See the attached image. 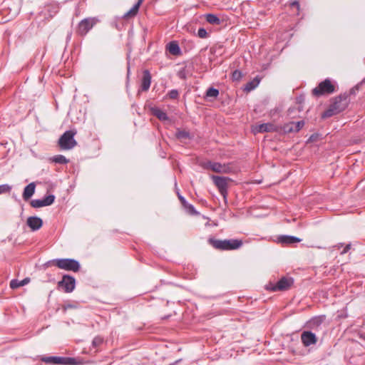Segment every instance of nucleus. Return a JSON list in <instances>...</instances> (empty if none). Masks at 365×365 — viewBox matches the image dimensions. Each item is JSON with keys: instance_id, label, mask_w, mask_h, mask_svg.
I'll list each match as a JSON object with an SVG mask.
<instances>
[{"instance_id": "obj_11", "label": "nucleus", "mask_w": 365, "mask_h": 365, "mask_svg": "<svg viewBox=\"0 0 365 365\" xmlns=\"http://www.w3.org/2000/svg\"><path fill=\"white\" fill-rule=\"evenodd\" d=\"M98 21L96 18H86L80 21L77 32L81 36H85Z\"/></svg>"}, {"instance_id": "obj_10", "label": "nucleus", "mask_w": 365, "mask_h": 365, "mask_svg": "<svg viewBox=\"0 0 365 365\" xmlns=\"http://www.w3.org/2000/svg\"><path fill=\"white\" fill-rule=\"evenodd\" d=\"M203 167L218 173H230L232 172V168L228 164H221L217 162L207 161L204 163Z\"/></svg>"}, {"instance_id": "obj_22", "label": "nucleus", "mask_w": 365, "mask_h": 365, "mask_svg": "<svg viewBox=\"0 0 365 365\" xmlns=\"http://www.w3.org/2000/svg\"><path fill=\"white\" fill-rule=\"evenodd\" d=\"M259 82L260 79L258 78V76L255 77L252 81H250L245 84L244 91L250 92L254 90L256 87H257Z\"/></svg>"}, {"instance_id": "obj_7", "label": "nucleus", "mask_w": 365, "mask_h": 365, "mask_svg": "<svg viewBox=\"0 0 365 365\" xmlns=\"http://www.w3.org/2000/svg\"><path fill=\"white\" fill-rule=\"evenodd\" d=\"M41 361L46 364H52L56 365H76V359L72 357L63 356H42Z\"/></svg>"}, {"instance_id": "obj_42", "label": "nucleus", "mask_w": 365, "mask_h": 365, "mask_svg": "<svg viewBox=\"0 0 365 365\" xmlns=\"http://www.w3.org/2000/svg\"><path fill=\"white\" fill-rule=\"evenodd\" d=\"M343 246V244L342 243H339L337 247L339 248V247H341Z\"/></svg>"}, {"instance_id": "obj_18", "label": "nucleus", "mask_w": 365, "mask_h": 365, "mask_svg": "<svg viewBox=\"0 0 365 365\" xmlns=\"http://www.w3.org/2000/svg\"><path fill=\"white\" fill-rule=\"evenodd\" d=\"M326 317L324 315L314 317L308 322V327L311 329L317 328L323 323Z\"/></svg>"}, {"instance_id": "obj_29", "label": "nucleus", "mask_w": 365, "mask_h": 365, "mask_svg": "<svg viewBox=\"0 0 365 365\" xmlns=\"http://www.w3.org/2000/svg\"><path fill=\"white\" fill-rule=\"evenodd\" d=\"M219 95V91L212 87L209 88L206 91V97L207 98H217Z\"/></svg>"}, {"instance_id": "obj_13", "label": "nucleus", "mask_w": 365, "mask_h": 365, "mask_svg": "<svg viewBox=\"0 0 365 365\" xmlns=\"http://www.w3.org/2000/svg\"><path fill=\"white\" fill-rule=\"evenodd\" d=\"M301 341L303 345L306 347L311 345H314L317 342V337L315 334L311 331H304L301 334Z\"/></svg>"}, {"instance_id": "obj_32", "label": "nucleus", "mask_w": 365, "mask_h": 365, "mask_svg": "<svg viewBox=\"0 0 365 365\" xmlns=\"http://www.w3.org/2000/svg\"><path fill=\"white\" fill-rule=\"evenodd\" d=\"M168 96L170 99H177L179 96V93L178 90L173 89L170 91H169V93H168Z\"/></svg>"}, {"instance_id": "obj_14", "label": "nucleus", "mask_w": 365, "mask_h": 365, "mask_svg": "<svg viewBox=\"0 0 365 365\" xmlns=\"http://www.w3.org/2000/svg\"><path fill=\"white\" fill-rule=\"evenodd\" d=\"M278 130V127L272 123H267L258 125L255 128V133H270Z\"/></svg>"}, {"instance_id": "obj_26", "label": "nucleus", "mask_w": 365, "mask_h": 365, "mask_svg": "<svg viewBox=\"0 0 365 365\" xmlns=\"http://www.w3.org/2000/svg\"><path fill=\"white\" fill-rule=\"evenodd\" d=\"M139 6H138L135 4L133 5V6L126 13L124 14L123 18V19H130L133 18L135 16L138 12Z\"/></svg>"}, {"instance_id": "obj_3", "label": "nucleus", "mask_w": 365, "mask_h": 365, "mask_svg": "<svg viewBox=\"0 0 365 365\" xmlns=\"http://www.w3.org/2000/svg\"><path fill=\"white\" fill-rule=\"evenodd\" d=\"M48 263L56 266L59 269L74 272H78L81 268L80 263L77 260L70 258L55 259L48 262Z\"/></svg>"}, {"instance_id": "obj_30", "label": "nucleus", "mask_w": 365, "mask_h": 365, "mask_svg": "<svg viewBox=\"0 0 365 365\" xmlns=\"http://www.w3.org/2000/svg\"><path fill=\"white\" fill-rule=\"evenodd\" d=\"M175 135H176V137L178 139H188V138H190V135L189 132H187L186 130H178Z\"/></svg>"}, {"instance_id": "obj_27", "label": "nucleus", "mask_w": 365, "mask_h": 365, "mask_svg": "<svg viewBox=\"0 0 365 365\" xmlns=\"http://www.w3.org/2000/svg\"><path fill=\"white\" fill-rule=\"evenodd\" d=\"M205 19L210 24L219 25L220 24V19L216 15L212 14H206Z\"/></svg>"}, {"instance_id": "obj_38", "label": "nucleus", "mask_w": 365, "mask_h": 365, "mask_svg": "<svg viewBox=\"0 0 365 365\" xmlns=\"http://www.w3.org/2000/svg\"><path fill=\"white\" fill-rule=\"evenodd\" d=\"M291 6L296 7L297 9H299V4L297 1H294L291 4Z\"/></svg>"}, {"instance_id": "obj_20", "label": "nucleus", "mask_w": 365, "mask_h": 365, "mask_svg": "<svg viewBox=\"0 0 365 365\" xmlns=\"http://www.w3.org/2000/svg\"><path fill=\"white\" fill-rule=\"evenodd\" d=\"M36 185L34 182H31L26 185L24 190L23 198L24 200H28L35 192Z\"/></svg>"}, {"instance_id": "obj_2", "label": "nucleus", "mask_w": 365, "mask_h": 365, "mask_svg": "<svg viewBox=\"0 0 365 365\" xmlns=\"http://www.w3.org/2000/svg\"><path fill=\"white\" fill-rule=\"evenodd\" d=\"M348 106L347 96H339L336 97L334 102L329 106L322 114V118H327L336 114H338L345 110Z\"/></svg>"}, {"instance_id": "obj_17", "label": "nucleus", "mask_w": 365, "mask_h": 365, "mask_svg": "<svg viewBox=\"0 0 365 365\" xmlns=\"http://www.w3.org/2000/svg\"><path fill=\"white\" fill-rule=\"evenodd\" d=\"M151 83V76L148 70L143 71V75L141 81V91H147L150 86Z\"/></svg>"}, {"instance_id": "obj_35", "label": "nucleus", "mask_w": 365, "mask_h": 365, "mask_svg": "<svg viewBox=\"0 0 365 365\" xmlns=\"http://www.w3.org/2000/svg\"><path fill=\"white\" fill-rule=\"evenodd\" d=\"M102 343H103V339L100 336L95 337L92 341L93 346L95 347L98 346Z\"/></svg>"}, {"instance_id": "obj_31", "label": "nucleus", "mask_w": 365, "mask_h": 365, "mask_svg": "<svg viewBox=\"0 0 365 365\" xmlns=\"http://www.w3.org/2000/svg\"><path fill=\"white\" fill-rule=\"evenodd\" d=\"M11 190V187L7 184L0 185V194L9 192Z\"/></svg>"}, {"instance_id": "obj_16", "label": "nucleus", "mask_w": 365, "mask_h": 365, "mask_svg": "<svg viewBox=\"0 0 365 365\" xmlns=\"http://www.w3.org/2000/svg\"><path fill=\"white\" fill-rule=\"evenodd\" d=\"M26 223L33 231H36L42 227L43 221L38 217H29L27 219Z\"/></svg>"}, {"instance_id": "obj_41", "label": "nucleus", "mask_w": 365, "mask_h": 365, "mask_svg": "<svg viewBox=\"0 0 365 365\" xmlns=\"http://www.w3.org/2000/svg\"><path fill=\"white\" fill-rule=\"evenodd\" d=\"M294 109H295L294 108H289V110H288V113H289V115H291V114L292 113V112L294 111Z\"/></svg>"}, {"instance_id": "obj_12", "label": "nucleus", "mask_w": 365, "mask_h": 365, "mask_svg": "<svg viewBox=\"0 0 365 365\" xmlns=\"http://www.w3.org/2000/svg\"><path fill=\"white\" fill-rule=\"evenodd\" d=\"M55 200V196L53 195H49L44 197L43 199H36L31 201V207L34 208H39L41 207L48 206L53 203Z\"/></svg>"}, {"instance_id": "obj_40", "label": "nucleus", "mask_w": 365, "mask_h": 365, "mask_svg": "<svg viewBox=\"0 0 365 365\" xmlns=\"http://www.w3.org/2000/svg\"><path fill=\"white\" fill-rule=\"evenodd\" d=\"M143 1H144V0H138V1L135 3V4H136L138 6H139V7H140V5H141V4L143 3Z\"/></svg>"}, {"instance_id": "obj_23", "label": "nucleus", "mask_w": 365, "mask_h": 365, "mask_svg": "<svg viewBox=\"0 0 365 365\" xmlns=\"http://www.w3.org/2000/svg\"><path fill=\"white\" fill-rule=\"evenodd\" d=\"M152 113L160 120L165 121V120H168L169 119L167 113L158 108H153Z\"/></svg>"}, {"instance_id": "obj_5", "label": "nucleus", "mask_w": 365, "mask_h": 365, "mask_svg": "<svg viewBox=\"0 0 365 365\" xmlns=\"http://www.w3.org/2000/svg\"><path fill=\"white\" fill-rule=\"evenodd\" d=\"M211 178L215 185L217 187L219 192L223 197L224 200H227L228 183L232 182V179L228 177L212 175Z\"/></svg>"}, {"instance_id": "obj_37", "label": "nucleus", "mask_w": 365, "mask_h": 365, "mask_svg": "<svg viewBox=\"0 0 365 365\" xmlns=\"http://www.w3.org/2000/svg\"><path fill=\"white\" fill-rule=\"evenodd\" d=\"M351 245L349 243V244H347L345 247L344 248V250L341 251V255H344L346 253H347L349 250L351 249Z\"/></svg>"}, {"instance_id": "obj_1", "label": "nucleus", "mask_w": 365, "mask_h": 365, "mask_svg": "<svg viewBox=\"0 0 365 365\" xmlns=\"http://www.w3.org/2000/svg\"><path fill=\"white\" fill-rule=\"evenodd\" d=\"M208 242L215 249L219 250H234L242 247L243 242L241 240L230 239V240H217L210 238Z\"/></svg>"}, {"instance_id": "obj_36", "label": "nucleus", "mask_w": 365, "mask_h": 365, "mask_svg": "<svg viewBox=\"0 0 365 365\" xmlns=\"http://www.w3.org/2000/svg\"><path fill=\"white\" fill-rule=\"evenodd\" d=\"M304 102V98L300 96L299 98H297V103L299 104L298 107H297V110L299 112H301L302 110H303V107L302 106V104Z\"/></svg>"}, {"instance_id": "obj_19", "label": "nucleus", "mask_w": 365, "mask_h": 365, "mask_svg": "<svg viewBox=\"0 0 365 365\" xmlns=\"http://www.w3.org/2000/svg\"><path fill=\"white\" fill-rule=\"evenodd\" d=\"M278 240L280 243L287 245L294 244L302 241L300 238L289 235L279 236Z\"/></svg>"}, {"instance_id": "obj_28", "label": "nucleus", "mask_w": 365, "mask_h": 365, "mask_svg": "<svg viewBox=\"0 0 365 365\" xmlns=\"http://www.w3.org/2000/svg\"><path fill=\"white\" fill-rule=\"evenodd\" d=\"M52 161L58 164H66L68 160L62 155H57L53 157Z\"/></svg>"}, {"instance_id": "obj_25", "label": "nucleus", "mask_w": 365, "mask_h": 365, "mask_svg": "<svg viewBox=\"0 0 365 365\" xmlns=\"http://www.w3.org/2000/svg\"><path fill=\"white\" fill-rule=\"evenodd\" d=\"M178 197H179L180 202L182 204V205L185 207V208L187 210V211L189 213H190V214L196 213V211H195L193 205L187 203V201L185 200V199L182 196L180 195L179 194H178Z\"/></svg>"}, {"instance_id": "obj_44", "label": "nucleus", "mask_w": 365, "mask_h": 365, "mask_svg": "<svg viewBox=\"0 0 365 365\" xmlns=\"http://www.w3.org/2000/svg\"><path fill=\"white\" fill-rule=\"evenodd\" d=\"M310 140H314V138H313V135L310 136Z\"/></svg>"}, {"instance_id": "obj_21", "label": "nucleus", "mask_w": 365, "mask_h": 365, "mask_svg": "<svg viewBox=\"0 0 365 365\" xmlns=\"http://www.w3.org/2000/svg\"><path fill=\"white\" fill-rule=\"evenodd\" d=\"M30 282V278L26 277L21 281L18 279H12L10 282V287L13 289H17L27 284Z\"/></svg>"}, {"instance_id": "obj_34", "label": "nucleus", "mask_w": 365, "mask_h": 365, "mask_svg": "<svg viewBox=\"0 0 365 365\" xmlns=\"http://www.w3.org/2000/svg\"><path fill=\"white\" fill-rule=\"evenodd\" d=\"M242 75L241 71H240L238 70H235L232 74V80H234V81H239L242 78Z\"/></svg>"}, {"instance_id": "obj_33", "label": "nucleus", "mask_w": 365, "mask_h": 365, "mask_svg": "<svg viewBox=\"0 0 365 365\" xmlns=\"http://www.w3.org/2000/svg\"><path fill=\"white\" fill-rule=\"evenodd\" d=\"M197 36L201 38H205L207 37L208 34L205 29L200 28L197 31Z\"/></svg>"}, {"instance_id": "obj_4", "label": "nucleus", "mask_w": 365, "mask_h": 365, "mask_svg": "<svg viewBox=\"0 0 365 365\" xmlns=\"http://www.w3.org/2000/svg\"><path fill=\"white\" fill-rule=\"evenodd\" d=\"M76 132L72 130L66 131L58 139V145L61 150H71L73 148L77 142L74 139Z\"/></svg>"}, {"instance_id": "obj_6", "label": "nucleus", "mask_w": 365, "mask_h": 365, "mask_svg": "<svg viewBox=\"0 0 365 365\" xmlns=\"http://www.w3.org/2000/svg\"><path fill=\"white\" fill-rule=\"evenodd\" d=\"M293 284L294 279L292 277H283L276 284H267L266 289L272 292L286 291L290 289Z\"/></svg>"}, {"instance_id": "obj_8", "label": "nucleus", "mask_w": 365, "mask_h": 365, "mask_svg": "<svg viewBox=\"0 0 365 365\" xmlns=\"http://www.w3.org/2000/svg\"><path fill=\"white\" fill-rule=\"evenodd\" d=\"M334 91L335 88L331 81L329 79H325L312 90V94L319 97L326 94H331Z\"/></svg>"}, {"instance_id": "obj_39", "label": "nucleus", "mask_w": 365, "mask_h": 365, "mask_svg": "<svg viewBox=\"0 0 365 365\" xmlns=\"http://www.w3.org/2000/svg\"><path fill=\"white\" fill-rule=\"evenodd\" d=\"M179 77H180V78H185V73H182V71H180V72L179 73Z\"/></svg>"}, {"instance_id": "obj_24", "label": "nucleus", "mask_w": 365, "mask_h": 365, "mask_svg": "<svg viewBox=\"0 0 365 365\" xmlns=\"http://www.w3.org/2000/svg\"><path fill=\"white\" fill-rule=\"evenodd\" d=\"M167 48L168 51L173 55L177 56L180 53V48L178 44L175 41L169 43L167 46Z\"/></svg>"}, {"instance_id": "obj_43", "label": "nucleus", "mask_w": 365, "mask_h": 365, "mask_svg": "<svg viewBox=\"0 0 365 365\" xmlns=\"http://www.w3.org/2000/svg\"><path fill=\"white\" fill-rule=\"evenodd\" d=\"M310 140H314V138H313V135L310 136Z\"/></svg>"}, {"instance_id": "obj_9", "label": "nucleus", "mask_w": 365, "mask_h": 365, "mask_svg": "<svg viewBox=\"0 0 365 365\" xmlns=\"http://www.w3.org/2000/svg\"><path fill=\"white\" fill-rule=\"evenodd\" d=\"M58 287L66 293H71L76 287V279L69 274H64L62 279L58 282Z\"/></svg>"}, {"instance_id": "obj_15", "label": "nucleus", "mask_w": 365, "mask_h": 365, "mask_svg": "<svg viewBox=\"0 0 365 365\" xmlns=\"http://www.w3.org/2000/svg\"><path fill=\"white\" fill-rule=\"evenodd\" d=\"M304 125V120H300L297 123L289 122L284 125L283 129L286 133L298 132L303 128Z\"/></svg>"}]
</instances>
